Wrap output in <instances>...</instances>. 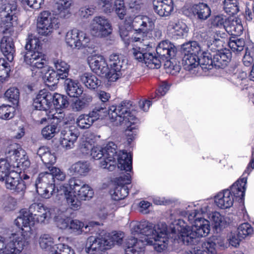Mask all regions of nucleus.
I'll return each instance as SVG.
<instances>
[{
  "label": "nucleus",
  "instance_id": "nucleus-52",
  "mask_svg": "<svg viewBox=\"0 0 254 254\" xmlns=\"http://www.w3.org/2000/svg\"><path fill=\"white\" fill-rule=\"evenodd\" d=\"M221 52H218L213 55L214 65L221 67L226 64L230 60V55Z\"/></svg>",
  "mask_w": 254,
  "mask_h": 254
},
{
  "label": "nucleus",
  "instance_id": "nucleus-60",
  "mask_svg": "<svg viewBox=\"0 0 254 254\" xmlns=\"http://www.w3.org/2000/svg\"><path fill=\"white\" fill-rule=\"evenodd\" d=\"M253 232V228L248 223H244L241 224L238 228V236L242 239L251 235Z\"/></svg>",
  "mask_w": 254,
  "mask_h": 254
},
{
  "label": "nucleus",
  "instance_id": "nucleus-19",
  "mask_svg": "<svg viewBox=\"0 0 254 254\" xmlns=\"http://www.w3.org/2000/svg\"><path fill=\"white\" fill-rule=\"evenodd\" d=\"M53 95L46 90H40L34 99L33 106L35 109L45 111L48 114L53 106Z\"/></svg>",
  "mask_w": 254,
  "mask_h": 254
},
{
  "label": "nucleus",
  "instance_id": "nucleus-45",
  "mask_svg": "<svg viewBox=\"0 0 254 254\" xmlns=\"http://www.w3.org/2000/svg\"><path fill=\"white\" fill-rule=\"evenodd\" d=\"M208 218L216 229H221L227 225L226 218L218 212H213L209 214Z\"/></svg>",
  "mask_w": 254,
  "mask_h": 254
},
{
  "label": "nucleus",
  "instance_id": "nucleus-14",
  "mask_svg": "<svg viewBox=\"0 0 254 254\" xmlns=\"http://www.w3.org/2000/svg\"><path fill=\"white\" fill-rule=\"evenodd\" d=\"M23 242L16 235L8 237L0 235V254H19Z\"/></svg>",
  "mask_w": 254,
  "mask_h": 254
},
{
  "label": "nucleus",
  "instance_id": "nucleus-37",
  "mask_svg": "<svg viewBox=\"0 0 254 254\" xmlns=\"http://www.w3.org/2000/svg\"><path fill=\"white\" fill-rule=\"evenodd\" d=\"M247 178L244 177L235 182L231 187L230 190L233 196L239 199H242L245 195Z\"/></svg>",
  "mask_w": 254,
  "mask_h": 254
},
{
  "label": "nucleus",
  "instance_id": "nucleus-41",
  "mask_svg": "<svg viewBox=\"0 0 254 254\" xmlns=\"http://www.w3.org/2000/svg\"><path fill=\"white\" fill-rule=\"evenodd\" d=\"M53 63L55 68V71L59 74L61 79L66 78L68 75L69 66L64 61L60 59H55L53 61Z\"/></svg>",
  "mask_w": 254,
  "mask_h": 254
},
{
  "label": "nucleus",
  "instance_id": "nucleus-46",
  "mask_svg": "<svg viewBox=\"0 0 254 254\" xmlns=\"http://www.w3.org/2000/svg\"><path fill=\"white\" fill-rule=\"evenodd\" d=\"M90 170V163L87 161H78L71 166V171L81 176L86 175Z\"/></svg>",
  "mask_w": 254,
  "mask_h": 254
},
{
  "label": "nucleus",
  "instance_id": "nucleus-42",
  "mask_svg": "<svg viewBox=\"0 0 254 254\" xmlns=\"http://www.w3.org/2000/svg\"><path fill=\"white\" fill-rule=\"evenodd\" d=\"M103 234L108 248L115 244H121L124 238V233L122 232L114 231L109 234L103 232Z\"/></svg>",
  "mask_w": 254,
  "mask_h": 254
},
{
  "label": "nucleus",
  "instance_id": "nucleus-39",
  "mask_svg": "<svg viewBox=\"0 0 254 254\" xmlns=\"http://www.w3.org/2000/svg\"><path fill=\"white\" fill-rule=\"evenodd\" d=\"M99 225L100 224L98 222L92 221L89 222L88 225L84 226V223L79 220L71 218L68 230L76 235H80L83 232V228L84 227L87 229L90 227H93L94 225Z\"/></svg>",
  "mask_w": 254,
  "mask_h": 254
},
{
  "label": "nucleus",
  "instance_id": "nucleus-16",
  "mask_svg": "<svg viewBox=\"0 0 254 254\" xmlns=\"http://www.w3.org/2000/svg\"><path fill=\"white\" fill-rule=\"evenodd\" d=\"M161 229L159 232L154 237L145 238L146 244L149 245H153L154 249L158 253H162L165 251L168 246V237L167 233V226L166 224H163L157 227Z\"/></svg>",
  "mask_w": 254,
  "mask_h": 254
},
{
  "label": "nucleus",
  "instance_id": "nucleus-27",
  "mask_svg": "<svg viewBox=\"0 0 254 254\" xmlns=\"http://www.w3.org/2000/svg\"><path fill=\"white\" fill-rule=\"evenodd\" d=\"M6 34V32H4ZM0 50L4 56L9 62H12L15 54V47L12 38L5 35L1 40Z\"/></svg>",
  "mask_w": 254,
  "mask_h": 254
},
{
  "label": "nucleus",
  "instance_id": "nucleus-13",
  "mask_svg": "<svg viewBox=\"0 0 254 254\" xmlns=\"http://www.w3.org/2000/svg\"><path fill=\"white\" fill-rule=\"evenodd\" d=\"M90 28L91 34L96 37L103 38L111 34L112 28L109 20L104 16H95L92 20Z\"/></svg>",
  "mask_w": 254,
  "mask_h": 254
},
{
  "label": "nucleus",
  "instance_id": "nucleus-35",
  "mask_svg": "<svg viewBox=\"0 0 254 254\" xmlns=\"http://www.w3.org/2000/svg\"><path fill=\"white\" fill-rule=\"evenodd\" d=\"M244 28L241 20L238 18L228 19L227 25L225 27V31L234 36H240L243 32Z\"/></svg>",
  "mask_w": 254,
  "mask_h": 254
},
{
  "label": "nucleus",
  "instance_id": "nucleus-44",
  "mask_svg": "<svg viewBox=\"0 0 254 254\" xmlns=\"http://www.w3.org/2000/svg\"><path fill=\"white\" fill-rule=\"evenodd\" d=\"M0 25L5 31L17 25L18 18L15 14H6L4 16L0 15Z\"/></svg>",
  "mask_w": 254,
  "mask_h": 254
},
{
  "label": "nucleus",
  "instance_id": "nucleus-30",
  "mask_svg": "<svg viewBox=\"0 0 254 254\" xmlns=\"http://www.w3.org/2000/svg\"><path fill=\"white\" fill-rule=\"evenodd\" d=\"M55 7L57 14L63 19L68 18L71 15L70 0H54Z\"/></svg>",
  "mask_w": 254,
  "mask_h": 254
},
{
  "label": "nucleus",
  "instance_id": "nucleus-17",
  "mask_svg": "<svg viewBox=\"0 0 254 254\" xmlns=\"http://www.w3.org/2000/svg\"><path fill=\"white\" fill-rule=\"evenodd\" d=\"M103 149L105 153L104 160L100 161L99 166L112 171L116 166V157L118 153L117 151V146L113 142H109L103 147Z\"/></svg>",
  "mask_w": 254,
  "mask_h": 254
},
{
  "label": "nucleus",
  "instance_id": "nucleus-59",
  "mask_svg": "<svg viewBox=\"0 0 254 254\" xmlns=\"http://www.w3.org/2000/svg\"><path fill=\"white\" fill-rule=\"evenodd\" d=\"M10 71L9 64L4 59L0 58V82L3 83L7 79Z\"/></svg>",
  "mask_w": 254,
  "mask_h": 254
},
{
  "label": "nucleus",
  "instance_id": "nucleus-1",
  "mask_svg": "<svg viewBox=\"0 0 254 254\" xmlns=\"http://www.w3.org/2000/svg\"><path fill=\"white\" fill-rule=\"evenodd\" d=\"M53 209L45 207L42 204L34 203L29 207V210L21 209L18 216L14 221V224L21 230L20 233H12L9 237L17 236L23 242L22 250L29 243L32 234V227L35 224L34 216L40 217L39 221L43 222L46 219L49 218L52 215Z\"/></svg>",
  "mask_w": 254,
  "mask_h": 254
},
{
  "label": "nucleus",
  "instance_id": "nucleus-32",
  "mask_svg": "<svg viewBox=\"0 0 254 254\" xmlns=\"http://www.w3.org/2000/svg\"><path fill=\"white\" fill-rule=\"evenodd\" d=\"M37 153L47 167L54 164L56 161L55 153L49 147L41 146L38 149Z\"/></svg>",
  "mask_w": 254,
  "mask_h": 254
},
{
  "label": "nucleus",
  "instance_id": "nucleus-12",
  "mask_svg": "<svg viewBox=\"0 0 254 254\" xmlns=\"http://www.w3.org/2000/svg\"><path fill=\"white\" fill-rule=\"evenodd\" d=\"M66 44L73 49L92 48L90 46V38L84 32L74 29L68 31L65 37Z\"/></svg>",
  "mask_w": 254,
  "mask_h": 254
},
{
  "label": "nucleus",
  "instance_id": "nucleus-38",
  "mask_svg": "<svg viewBox=\"0 0 254 254\" xmlns=\"http://www.w3.org/2000/svg\"><path fill=\"white\" fill-rule=\"evenodd\" d=\"M5 154L7 158L17 161L21 159V156H24L25 152L19 144L12 143L6 147Z\"/></svg>",
  "mask_w": 254,
  "mask_h": 254
},
{
  "label": "nucleus",
  "instance_id": "nucleus-7",
  "mask_svg": "<svg viewBox=\"0 0 254 254\" xmlns=\"http://www.w3.org/2000/svg\"><path fill=\"white\" fill-rule=\"evenodd\" d=\"M212 26L214 30L209 29L206 32H200V36L202 40L207 42L208 45L214 44L217 46L220 41V38H225L226 34L224 31L217 30L215 28H223L227 25V18L222 15L213 16L211 19Z\"/></svg>",
  "mask_w": 254,
  "mask_h": 254
},
{
  "label": "nucleus",
  "instance_id": "nucleus-34",
  "mask_svg": "<svg viewBox=\"0 0 254 254\" xmlns=\"http://www.w3.org/2000/svg\"><path fill=\"white\" fill-rule=\"evenodd\" d=\"M169 28L172 35L176 36V38L183 37L189 31V28L186 24L180 20L171 21Z\"/></svg>",
  "mask_w": 254,
  "mask_h": 254
},
{
  "label": "nucleus",
  "instance_id": "nucleus-57",
  "mask_svg": "<svg viewBox=\"0 0 254 254\" xmlns=\"http://www.w3.org/2000/svg\"><path fill=\"white\" fill-rule=\"evenodd\" d=\"M54 219L56 225L60 229L62 230L68 229L71 220L70 217L61 214L55 216Z\"/></svg>",
  "mask_w": 254,
  "mask_h": 254
},
{
  "label": "nucleus",
  "instance_id": "nucleus-15",
  "mask_svg": "<svg viewBox=\"0 0 254 254\" xmlns=\"http://www.w3.org/2000/svg\"><path fill=\"white\" fill-rule=\"evenodd\" d=\"M106 110L104 108H95L88 114L80 115L76 120L77 126L81 129L90 128L94 122L100 118L106 116Z\"/></svg>",
  "mask_w": 254,
  "mask_h": 254
},
{
  "label": "nucleus",
  "instance_id": "nucleus-26",
  "mask_svg": "<svg viewBox=\"0 0 254 254\" xmlns=\"http://www.w3.org/2000/svg\"><path fill=\"white\" fill-rule=\"evenodd\" d=\"M155 12L161 17L169 16L174 10L172 0H154Z\"/></svg>",
  "mask_w": 254,
  "mask_h": 254
},
{
  "label": "nucleus",
  "instance_id": "nucleus-47",
  "mask_svg": "<svg viewBox=\"0 0 254 254\" xmlns=\"http://www.w3.org/2000/svg\"><path fill=\"white\" fill-rule=\"evenodd\" d=\"M148 226L142 228V236L139 237V238L142 239L145 241V238H150L154 237L157 234V232H159L161 229H158L159 226L164 224L163 223L158 224L154 225L153 224L147 221Z\"/></svg>",
  "mask_w": 254,
  "mask_h": 254
},
{
  "label": "nucleus",
  "instance_id": "nucleus-62",
  "mask_svg": "<svg viewBox=\"0 0 254 254\" xmlns=\"http://www.w3.org/2000/svg\"><path fill=\"white\" fill-rule=\"evenodd\" d=\"M5 97L13 104H17L19 98V90L15 87L7 89L4 94Z\"/></svg>",
  "mask_w": 254,
  "mask_h": 254
},
{
  "label": "nucleus",
  "instance_id": "nucleus-61",
  "mask_svg": "<svg viewBox=\"0 0 254 254\" xmlns=\"http://www.w3.org/2000/svg\"><path fill=\"white\" fill-rule=\"evenodd\" d=\"M148 223L146 221L141 222H132L130 224V231L132 235L142 236V228L147 227Z\"/></svg>",
  "mask_w": 254,
  "mask_h": 254
},
{
  "label": "nucleus",
  "instance_id": "nucleus-64",
  "mask_svg": "<svg viewBox=\"0 0 254 254\" xmlns=\"http://www.w3.org/2000/svg\"><path fill=\"white\" fill-rule=\"evenodd\" d=\"M216 249L217 245L215 242L207 241L201 244V248L198 249V251H201L202 254H216L217 252Z\"/></svg>",
  "mask_w": 254,
  "mask_h": 254
},
{
  "label": "nucleus",
  "instance_id": "nucleus-21",
  "mask_svg": "<svg viewBox=\"0 0 254 254\" xmlns=\"http://www.w3.org/2000/svg\"><path fill=\"white\" fill-rule=\"evenodd\" d=\"M130 179L131 176L128 173L117 179L118 185L111 192L112 198L113 199L118 201L125 198L128 195V189L125 185L130 184Z\"/></svg>",
  "mask_w": 254,
  "mask_h": 254
},
{
  "label": "nucleus",
  "instance_id": "nucleus-10",
  "mask_svg": "<svg viewBox=\"0 0 254 254\" xmlns=\"http://www.w3.org/2000/svg\"><path fill=\"white\" fill-rule=\"evenodd\" d=\"M35 185L37 193L43 198H49L54 192L55 180L48 170L39 174Z\"/></svg>",
  "mask_w": 254,
  "mask_h": 254
},
{
  "label": "nucleus",
  "instance_id": "nucleus-54",
  "mask_svg": "<svg viewBox=\"0 0 254 254\" xmlns=\"http://www.w3.org/2000/svg\"><path fill=\"white\" fill-rule=\"evenodd\" d=\"M59 131L57 125L51 124L44 127L41 130L42 136L46 139H50Z\"/></svg>",
  "mask_w": 254,
  "mask_h": 254
},
{
  "label": "nucleus",
  "instance_id": "nucleus-28",
  "mask_svg": "<svg viewBox=\"0 0 254 254\" xmlns=\"http://www.w3.org/2000/svg\"><path fill=\"white\" fill-rule=\"evenodd\" d=\"M234 200L233 195L229 190H225L219 192L214 198L215 204L221 209H227L231 207Z\"/></svg>",
  "mask_w": 254,
  "mask_h": 254
},
{
  "label": "nucleus",
  "instance_id": "nucleus-18",
  "mask_svg": "<svg viewBox=\"0 0 254 254\" xmlns=\"http://www.w3.org/2000/svg\"><path fill=\"white\" fill-rule=\"evenodd\" d=\"M87 62L94 72L108 79L109 66L103 56L99 54L91 55L87 58Z\"/></svg>",
  "mask_w": 254,
  "mask_h": 254
},
{
  "label": "nucleus",
  "instance_id": "nucleus-48",
  "mask_svg": "<svg viewBox=\"0 0 254 254\" xmlns=\"http://www.w3.org/2000/svg\"><path fill=\"white\" fill-rule=\"evenodd\" d=\"M0 4H1L0 7V15L4 16L6 14H15L17 5L14 1L6 0L5 1L0 2Z\"/></svg>",
  "mask_w": 254,
  "mask_h": 254
},
{
  "label": "nucleus",
  "instance_id": "nucleus-51",
  "mask_svg": "<svg viewBox=\"0 0 254 254\" xmlns=\"http://www.w3.org/2000/svg\"><path fill=\"white\" fill-rule=\"evenodd\" d=\"M40 248L45 251H50L54 245L53 238L48 234L42 235L39 239Z\"/></svg>",
  "mask_w": 254,
  "mask_h": 254
},
{
  "label": "nucleus",
  "instance_id": "nucleus-2",
  "mask_svg": "<svg viewBox=\"0 0 254 254\" xmlns=\"http://www.w3.org/2000/svg\"><path fill=\"white\" fill-rule=\"evenodd\" d=\"M56 192L55 201L60 203L65 199L73 210L79 209L81 200L91 198L94 194L91 187L75 178L70 179L68 184L60 186Z\"/></svg>",
  "mask_w": 254,
  "mask_h": 254
},
{
  "label": "nucleus",
  "instance_id": "nucleus-9",
  "mask_svg": "<svg viewBox=\"0 0 254 254\" xmlns=\"http://www.w3.org/2000/svg\"><path fill=\"white\" fill-rule=\"evenodd\" d=\"M59 27V22L53 14L49 10L40 12L37 18V29L39 34L49 36L54 30Z\"/></svg>",
  "mask_w": 254,
  "mask_h": 254
},
{
  "label": "nucleus",
  "instance_id": "nucleus-3",
  "mask_svg": "<svg viewBox=\"0 0 254 254\" xmlns=\"http://www.w3.org/2000/svg\"><path fill=\"white\" fill-rule=\"evenodd\" d=\"M170 228V236L178 243L186 245H191L196 238L207 236L210 230L209 221L203 218L196 219L191 226L187 225L183 220H176Z\"/></svg>",
  "mask_w": 254,
  "mask_h": 254
},
{
  "label": "nucleus",
  "instance_id": "nucleus-43",
  "mask_svg": "<svg viewBox=\"0 0 254 254\" xmlns=\"http://www.w3.org/2000/svg\"><path fill=\"white\" fill-rule=\"evenodd\" d=\"M198 59L199 64L203 69H210L214 65L213 59H212L210 53L204 51L202 47L201 52L198 55Z\"/></svg>",
  "mask_w": 254,
  "mask_h": 254
},
{
  "label": "nucleus",
  "instance_id": "nucleus-5",
  "mask_svg": "<svg viewBox=\"0 0 254 254\" xmlns=\"http://www.w3.org/2000/svg\"><path fill=\"white\" fill-rule=\"evenodd\" d=\"M131 21L134 31L131 39L134 41L144 40V44L148 46L149 41L152 42L154 39L159 38L162 35L160 30L154 29L153 21L146 16L138 15L132 18Z\"/></svg>",
  "mask_w": 254,
  "mask_h": 254
},
{
  "label": "nucleus",
  "instance_id": "nucleus-29",
  "mask_svg": "<svg viewBox=\"0 0 254 254\" xmlns=\"http://www.w3.org/2000/svg\"><path fill=\"white\" fill-rule=\"evenodd\" d=\"M156 52L161 57L168 59L175 57L177 49L175 46L170 41H162L159 43L156 47Z\"/></svg>",
  "mask_w": 254,
  "mask_h": 254
},
{
  "label": "nucleus",
  "instance_id": "nucleus-23",
  "mask_svg": "<svg viewBox=\"0 0 254 254\" xmlns=\"http://www.w3.org/2000/svg\"><path fill=\"white\" fill-rule=\"evenodd\" d=\"M146 245L147 244L142 239L135 237L128 238L126 241L125 254H144Z\"/></svg>",
  "mask_w": 254,
  "mask_h": 254
},
{
  "label": "nucleus",
  "instance_id": "nucleus-50",
  "mask_svg": "<svg viewBox=\"0 0 254 254\" xmlns=\"http://www.w3.org/2000/svg\"><path fill=\"white\" fill-rule=\"evenodd\" d=\"M228 45L232 51L238 53L244 50L245 42L243 39L232 37L229 39Z\"/></svg>",
  "mask_w": 254,
  "mask_h": 254
},
{
  "label": "nucleus",
  "instance_id": "nucleus-36",
  "mask_svg": "<svg viewBox=\"0 0 254 254\" xmlns=\"http://www.w3.org/2000/svg\"><path fill=\"white\" fill-rule=\"evenodd\" d=\"M79 80L85 86L90 89L97 88L101 84V81L90 72H84L80 75Z\"/></svg>",
  "mask_w": 254,
  "mask_h": 254
},
{
  "label": "nucleus",
  "instance_id": "nucleus-55",
  "mask_svg": "<svg viewBox=\"0 0 254 254\" xmlns=\"http://www.w3.org/2000/svg\"><path fill=\"white\" fill-rule=\"evenodd\" d=\"M224 9L229 15L236 14L239 11L237 0H224Z\"/></svg>",
  "mask_w": 254,
  "mask_h": 254
},
{
  "label": "nucleus",
  "instance_id": "nucleus-25",
  "mask_svg": "<svg viewBox=\"0 0 254 254\" xmlns=\"http://www.w3.org/2000/svg\"><path fill=\"white\" fill-rule=\"evenodd\" d=\"M138 42V45L132 49L131 52L134 59L137 61L142 62L145 61V59L147 56L148 53L152 49L153 43L149 41V44H145V41L140 40L139 41H135Z\"/></svg>",
  "mask_w": 254,
  "mask_h": 254
},
{
  "label": "nucleus",
  "instance_id": "nucleus-58",
  "mask_svg": "<svg viewBox=\"0 0 254 254\" xmlns=\"http://www.w3.org/2000/svg\"><path fill=\"white\" fill-rule=\"evenodd\" d=\"M53 97L52 101L53 103V108L58 109V110L63 109L68 104L66 96L59 94H55L53 95Z\"/></svg>",
  "mask_w": 254,
  "mask_h": 254
},
{
  "label": "nucleus",
  "instance_id": "nucleus-63",
  "mask_svg": "<svg viewBox=\"0 0 254 254\" xmlns=\"http://www.w3.org/2000/svg\"><path fill=\"white\" fill-rule=\"evenodd\" d=\"M144 62L150 68H159L161 66L160 60L150 52L148 53Z\"/></svg>",
  "mask_w": 254,
  "mask_h": 254
},
{
  "label": "nucleus",
  "instance_id": "nucleus-8",
  "mask_svg": "<svg viewBox=\"0 0 254 254\" xmlns=\"http://www.w3.org/2000/svg\"><path fill=\"white\" fill-rule=\"evenodd\" d=\"M184 55L182 64L184 68L191 70L199 65L198 55L201 52L202 47L196 42L185 43L182 47Z\"/></svg>",
  "mask_w": 254,
  "mask_h": 254
},
{
  "label": "nucleus",
  "instance_id": "nucleus-20",
  "mask_svg": "<svg viewBox=\"0 0 254 254\" xmlns=\"http://www.w3.org/2000/svg\"><path fill=\"white\" fill-rule=\"evenodd\" d=\"M3 182L6 189L17 193H23L26 188L24 181L20 179L19 174L14 171L10 172Z\"/></svg>",
  "mask_w": 254,
  "mask_h": 254
},
{
  "label": "nucleus",
  "instance_id": "nucleus-33",
  "mask_svg": "<svg viewBox=\"0 0 254 254\" xmlns=\"http://www.w3.org/2000/svg\"><path fill=\"white\" fill-rule=\"evenodd\" d=\"M190 10L200 20H206L211 15L210 7L207 4L202 2L193 4L190 7Z\"/></svg>",
  "mask_w": 254,
  "mask_h": 254
},
{
  "label": "nucleus",
  "instance_id": "nucleus-24",
  "mask_svg": "<svg viewBox=\"0 0 254 254\" xmlns=\"http://www.w3.org/2000/svg\"><path fill=\"white\" fill-rule=\"evenodd\" d=\"M78 135V131L76 129H67L63 130L60 138L61 146L66 150L73 148Z\"/></svg>",
  "mask_w": 254,
  "mask_h": 254
},
{
  "label": "nucleus",
  "instance_id": "nucleus-6",
  "mask_svg": "<svg viewBox=\"0 0 254 254\" xmlns=\"http://www.w3.org/2000/svg\"><path fill=\"white\" fill-rule=\"evenodd\" d=\"M25 48L27 51L24 55V62L31 70L41 69L47 65L46 56L40 51L41 42L37 38L32 35L29 36Z\"/></svg>",
  "mask_w": 254,
  "mask_h": 254
},
{
  "label": "nucleus",
  "instance_id": "nucleus-56",
  "mask_svg": "<svg viewBox=\"0 0 254 254\" xmlns=\"http://www.w3.org/2000/svg\"><path fill=\"white\" fill-rule=\"evenodd\" d=\"M61 79L57 72L53 69H49L45 73L44 80L48 86L54 85L57 84L58 80Z\"/></svg>",
  "mask_w": 254,
  "mask_h": 254
},
{
  "label": "nucleus",
  "instance_id": "nucleus-49",
  "mask_svg": "<svg viewBox=\"0 0 254 254\" xmlns=\"http://www.w3.org/2000/svg\"><path fill=\"white\" fill-rule=\"evenodd\" d=\"M132 17H129L127 19H126L124 25H121L119 27V32L121 37L123 40L125 41H128V38L127 37L129 36L130 33H132L131 29L134 30V28L132 26ZM126 43L128 44L127 41Z\"/></svg>",
  "mask_w": 254,
  "mask_h": 254
},
{
  "label": "nucleus",
  "instance_id": "nucleus-53",
  "mask_svg": "<svg viewBox=\"0 0 254 254\" xmlns=\"http://www.w3.org/2000/svg\"><path fill=\"white\" fill-rule=\"evenodd\" d=\"M48 119H52L54 121L56 120L54 124H58L61 123L64 119L65 114L62 109L51 108L46 114Z\"/></svg>",
  "mask_w": 254,
  "mask_h": 254
},
{
  "label": "nucleus",
  "instance_id": "nucleus-4",
  "mask_svg": "<svg viewBox=\"0 0 254 254\" xmlns=\"http://www.w3.org/2000/svg\"><path fill=\"white\" fill-rule=\"evenodd\" d=\"M131 104L129 101H124L118 106H111L108 110V116L111 122L116 126L124 124L127 127L125 134L127 140L130 143L136 135L135 131H132L135 127H132L137 122L134 115L130 112Z\"/></svg>",
  "mask_w": 254,
  "mask_h": 254
},
{
  "label": "nucleus",
  "instance_id": "nucleus-31",
  "mask_svg": "<svg viewBox=\"0 0 254 254\" xmlns=\"http://www.w3.org/2000/svg\"><path fill=\"white\" fill-rule=\"evenodd\" d=\"M116 157L117 166L121 170L130 172L132 170V158L131 155L124 151H118Z\"/></svg>",
  "mask_w": 254,
  "mask_h": 254
},
{
  "label": "nucleus",
  "instance_id": "nucleus-11",
  "mask_svg": "<svg viewBox=\"0 0 254 254\" xmlns=\"http://www.w3.org/2000/svg\"><path fill=\"white\" fill-rule=\"evenodd\" d=\"M108 80L110 82L116 81L121 78L123 72L127 66V61L122 55L113 54L109 56Z\"/></svg>",
  "mask_w": 254,
  "mask_h": 254
},
{
  "label": "nucleus",
  "instance_id": "nucleus-40",
  "mask_svg": "<svg viewBox=\"0 0 254 254\" xmlns=\"http://www.w3.org/2000/svg\"><path fill=\"white\" fill-rule=\"evenodd\" d=\"M64 85L67 94L71 97H77L82 94L83 90L78 83L70 78L64 81Z\"/></svg>",
  "mask_w": 254,
  "mask_h": 254
},
{
  "label": "nucleus",
  "instance_id": "nucleus-22",
  "mask_svg": "<svg viewBox=\"0 0 254 254\" xmlns=\"http://www.w3.org/2000/svg\"><path fill=\"white\" fill-rule=\"evenodd\" d=\"M103 232L97 237L90 236L88 238L85 246L86 252L90 254L102 250L108 249Z\"/></svg>",
  "mask_w": 254,
  "mask_h": 254
}]
</instances>
